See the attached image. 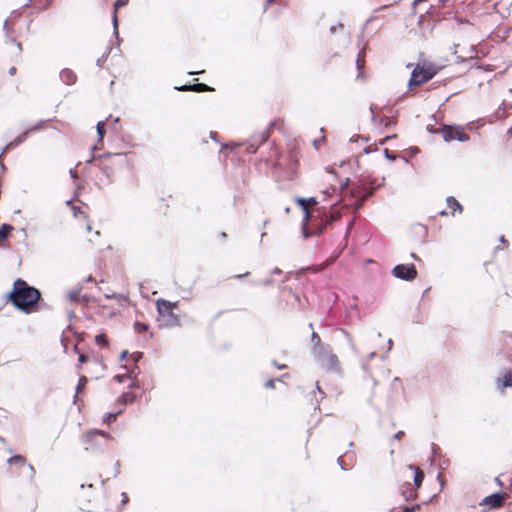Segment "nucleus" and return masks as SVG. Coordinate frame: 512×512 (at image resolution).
Returning a JSON list of instances; mask_svg holds the SVG:
<instances>
[{
    "label": "nucleus",
    "mask_w": 512,
    "mask_h": 512,
    "mask_svg": "<svg viewBox=\"0 0 512 512\" xmlns=\"http://www.w3.org/2000/svg\"><path fill=\"white\" fill-rule=\"evenodd\" d=\"M7 302L12 303L17 309L29 314L32 312V287L24 280L17 279L13 289L7 295Z\"/></svg>",
    "instance_id": "obj_1"
},
{
    "label": "nucleus",
    "mask_w": 512,
    "mask_h": 512,
    "mask_svg": "<svg viewBox=\"0 0 512 512\" xmlns=\"http://www.w3.org/2000/svg\"><path fill=\"white\" fill-rule=\"evenodd\" d=\"M97 168L105 175L108 182L112 181L113 167H124L127 164L126 153H103L96 157Z\"/></svg>",
    "instance_id": "obj_2"
},
{
    "label": "nucleus",
    "mask_w": 512,
    "mask_h": 512,
    "mask_svg": "<svg viewBox=\"0 0 512 512\" xmlns=\"http://www.w3.org/2000/svg\"><path fill=\"white\" fill-rule=\"evenodd\" d=\"M112 436L99 429H91L82 435L81 441L85 445V450L94 454L104 452L106 442L111 440Z\"/></svg>",
    "instance_id": "obj_3"
},
{
    "label": "nucleus",
    "mask_w": 512,
    "mask_h": 512,
    "mask_svg": "<svg viewBox=\"0 0 512 512\" xmlns=\"http://www.w3.org/2000/svg\"><path fill=\"white\" fill-rule=\"evenodd\" d=\"M171 301L159 298L156 300V307L158 312V321L160 327H174L180 324V319L177 314L170 309Z\"/></svg>",
    "instance_id": "obj_4"
},
{
    "label": "nucleus",
    "mask_w": 512,
    "mask_h": 512,
    "mask_svg": "<svg viewBox=\"0 0 512 512\" xmlns=\"http://www.w3.org/2000/svg\"><path fill=\"white\" fill-rule=\"evenodd\" d=\"M441 133L443 140L446 143L454 140L459 142H467L470 139L469 135L464 131L463 127L456 124L443 125L441 127Z\"/></svg>",
    "instance_id": "obj_5"
},
{
    "label": "nucleus",
    "mask_w": 512,
    "mask_h": 512,
    "mask_svg": "<svg viewBox=\"0 0 512 512\" xmlns=\"http://www.w3.org/2000/svg\"><path fill=\"white\" fill-rule=\"evenodd\" d=\"M391 274L400 280L413 281L417 278L418 272L414 264H397L393 267Z\"/></svg>",
    "instance_id": "obj_6"
},
{
    "label": "nucleus",
    "mask_w": 512,
    "mask_h": 512,
    "mask_svg": "<svg viewBox=\"0 0 512 512\" xmlns=\"http://www.w3.org/2000/svg\"><path fill=\"white\" fill-rule=\"evenodd\" d=\"M429 74L426 73L424 68L419 64V62L415 65L413 68L409 81H408V90H412L414 87L421 86L427 82H429L431 79L428 76Z\"/></svg>",
    "instance_id": "obj_7"
},
{
    "label": "nucleus",
    "mask_w": 512,
    "mask_h": 512,
    "mask_svg": "<svg viewBox=\"0 0 512 512\" xmlns=\"http://www.w3.org/2000/svg\"><path fill=\"white\" fill-rule=\"evenodd\" d=\"M495 387L501 394L504 393L505 389L512 388V369L503 368L500 370L495 379Z\"/></svg>",
    "instance_id": "obj_8"
},
{
    "label": "nucleus",
    "mask_w": 512,
    "mask_h": 512,
    "mask_svg": "<svg viewBox=\"0 0 512 512\" xmlns=\"http://www.w3.org/2000/svg\"><path fill=\"white\" fill-rule=\"evenodd\" d=\"M507 494L504 492H494L486 497L480 502L481 506H488L490 509H499L505 499Z\"/></svg>",
    "instance_id": "obj_9"
},
{
    "label": "nucleus",
    "mask_w": 512,
    "mask_h": 512,
    "mask_svg": "<svg viewBox=\"0 0 512 512\" xmlns=\"http://www.w3.org/2000/svg\"><path fill=\"white\" fill-rule=\"evenodd\" d=\"M277 122H278V120L272 121L269 124L268 129L266 131L262 132L260 135L255 136L251 139V142L248 147L249 151H251L252 153H255L257 151L258 147L260 145L264 144L268 140V138L270 136L269 131L271 129H273L274 127H276Z\"/></svg>",
    "instance_id": "obj_10"
},
{
    "label": "nucleus",
    "mask_w": 512,
    "mask_h": 512,
    "mask_svg": "<svg viewBox=\"0 0 512 512\" xmlns=\"http://www.w3.org/2000/svg\"><path fill=\"white\" fill-rule=\"evenodd\" d=\"M344 206L339 207L338 202H335L330 206V210L324 213V223L325 226L332 224L333 222L339 220L342 215V210Z\"/></svg>",
    "instance_id": "obj_11"
},
{
    "label": "nucleus",
    "mask_w": 512,
    "mask_h": 512,
    "mask_svg": "<svg viewBox=\"0 0 512 512\" xmlns=\"http://www.w3.org/2000/svg\"><path fill=\"white\" fill-rule=\"evenodd\" d=\"M320 366L328 372L340 373V362L336 354L330 353L329 356L323 361Z\"/></svg>",
    "instance_id": "obj_12"
},
{
    "label": "nucleus",
    "mask_w": 512,
    "mask_h": 512,
    "mask_svg": "<svg viewBox=\"0 0 512 512\" xmlns=\"http://www.w3.org/2000/svg\"><path fill=\"white\" fill-rule=\"evenodd\" d=\"M418 489L413 487L410 482L406 481L399 486V493L405 501H410L418 496Z\"/></svg>",
    "instance_id": "obj_13"
},
{
    "label": "nucleus",
    "mask_w": 512,
    "mask_h": 512,
    "mask_svg": "<svg viewBox=\"0 0 512 512\" xmlns=\"http://www.w3.org/2000/svg\"><path fill=\"white\" fill-rule=\"evenodd\" d=\"M332 352L331 347L328 344L312 347L311 353L315 360L321 364L327 356Z\"/></svg>",
    "instance_id": "obj_14"
},
{
    "label": "nucleus",
    "mask_w": 512,
    "mask_h": 512,
    "mask_svg": "<svg viewBox=\"0 0 512 512\" xmlns=\"http://www.w3.org/2000/svg\"><path fill=\"white\" fill-rule=\"evenodd\" d=\"M59 77L66 85H73L77 80L75 72L68 68L62 69L59 73Z\"/></svg>",
    "instance_id": "obj_15"
},
{
    "label": "nucleus",
    "mask_w": 512,
    "mask_h": 512,
    "mask_svg": "<svg viewBox=\"0 0 512 512\" xmlns=\"http://www.w3.org/2000/svg\"><path fill=\"white\" fill-rule=\"evenodd\" d=\"M348 194L353 199V202L350 204L353 210L359 211L365 203V197L359 196L358 191L356 189L349 190Z\"/></svg>",
    "instance_id": "obj_16"
},
{
    "label": "nucleus",
    "mask_w": 512,
    "mask_h": 512,
    "mask_svg": "<svg viewBox=\"0 0 512 512\" xmlns=\"http://www.w3.org/2000/svg\"><path fill=\"white\" fill-rule=\"evenodd\" d=\"M408 469L413 471L414 487L416 489H419L423 483L424 478H425L424 472L413 464L408 465Z\"/></svg>",
    "instance_id": "obj_17"
},
{
    "label": "nucleus",
    "mask_w": 512,
    "mask_h": 512,
    "mask_svg": "<svg viewBox=\"0 0 512 512\" xmlns=\"http://www.w3.org/2000/svg\"><path fill=\"white\" fill-rule=\"evenodd\" d=\"M419 64L424 68L426 73H428L429 78L432 79L440 70V67L430 61H422Z\"/></svg>",
    "instance_id": "obj_18"
},
{
    "label": "nucleus",
    "mask_w": 512,
    "mask_h": 512,
    "mask_svg": "<svg viewBox=\"0 0 512 512\" xmlns=\"http://www.w3.org/2000/svg\"><path fill=\"white\" fill-rule=\"evenodd\" d=\"M446 204L449 208H452L451 214L453 216L455 215L456 211H458L459 213L463 211L462 204L454 196H448L446 198Z\"/></svg>",
    "instance_id": "obj_19"
},
{
    "label": "nucleus",
    "mask_w": 512,
    "mask_h": 512,
    "mask_svg": "<svg viewBox=\"0 0 512 512\" xmlns=\"http://www.w3.org/2000/svg\"><path fill=\"white\" fill-rule=\"evenodd\" d=\"M112 118L110 114L105 120L99 121L96 125V133L98 136V143H102L106 134V121Z\"/></svg>",
    "instance_id": "obj_20"
},
{
    "label": "nucleus",
    "mask_w": 512,
    "mask_h": 512,
    "mask_svg": "<svg viewBox=\"0 0 512 512\" xmlns=\"http://www.w3.org/2000/svg\"><path fill=\"white\" fill-rule=\"evenodd\" d=\"M43 308H48V305L42 301L40 290L34 287V312Z\"/></svg>",
    "instance_id": "obj_21"
},
{
    "label": "nucleus",
    "mask_w": 512,
    "mask_h": 512,
    "mask_svg": "<svg viewBox=\"0 0 512 512\" xmlns=\"http://www.w3.org/2000/svg\"><path fill=\"white\" fill-rule=\"evenodd\" d=\"M83 289V284H77L72 290L68 292V299L73 303H77L80 301V292Z\"/></svg>",
    "instance_id": "obj_22"
},
{
    "label": "nucleus",
    "mask_w": 512,
    "mask_h": 512,
    "mask_svg": "<svg viewBox=\"0 0 512 512\" xmlns=\"http://www.w3.org/2000/svg\"><path fill=\"white\" fill-rule=\"evenodd\" d=\"M87 382H88V379H87L86 376L81 375L79 377L78 383H77L76 388H75L74 403H77L78 394L85 390Z\"/></svg>",
    "instance_id": "obj_23"
},
{
    "label": "nucleus",
    "mask_w": 512,
    "mask_h": 512,
    "mask_svg": "<svg viewBox=\"0 0 512 512\" xmlns=\"http://www.w3.org/2000/svg\"><path fill=\"white\" fill-rule=\"evenodd\" d=\"M123 409H120L116 412H108L104 415L102 422L106 425H110L112 422H114L119 415L123 413Z\"/></svg>",
    "instance_id": "obj_24"
},
{
    "label": "nucleus",
    "mask_w": 512,
    "mask_h": 512,
    "mask_svg": "<svg viewBox=\"0 0 512 512\" xmlns=\"http://www.w3.org/2000/svg\"><path fill=\"white\" fill-rule=\"evenodd\" d=\"M295 201L300 206V208L302 209V211L304 213V221H307L308 217L310 216V211L308 209V204H307L306 198L297 197Z\"/></svg>",
    "instance_id": "obj_25"
},
{
    "label": "nucleus",
    "mask_w": 512,
    "mask_h": 512,
    "mask_svg": "<svg viewBox=\"0 0 512 512\" xmlns=\"http://www.w3.org/2000/svg\"><path fill=\"white\" fill-rule=\"evenodd\" d=\"M136 400V396L132 393L126 392L123 393L117 400L118 403L122 405L133 403Z\"/></svg>",
    "instance_id": "obj_26"
},
{
    "label": "nucleus",
    "mask_w": 512,
    "mask_h": 512,
    "mask_svg": "<svg viewBox=\"0 0 512 512\" xmlns=\"http://www.w3.org/2000/svg\"><path fill=\"white\" fill-rule=\"evenodd\" d=\"M338 332L345 338V340L347 341V344L350 347V349L353 352H356V347H355V344L353 342L351 334L348 331H346L345 329H343V328H339Z\"/></svg>",
    "instance_id": "obj_27"
},
{
    "label": "nucleus",
    "mask_w": 512,
    "mask_h": 512,
    "mask_svg": "<svg viewBox=\"0 0 512 512\" xmlns=\"http://www.w3.org/2000/svg\"><path fill=\"white\" fill-rule=\"evenodd\" d=\"M12 230L13 227L9 224H3L0 227V243L7 239Z\"/></svg>",
    "instance_id": "obj_28"
},
{
    "label": "nucleus",
    "mask_w": 512,
    "mask_h": 512,
    "mask_svg": "<svg viewBox=\"0 0 512 512\" xmlns=\"http://www.w3.org/2000/svg\"><path fill=\"white\" fill-rule=\"evenodd\" d=\"M378 188H379V186H375L373 189L368 190L365 186H363V185H362V186L359 188L358 193H359V192H361V193H362L361 197H365V201H366L369 197H371V196L374 194V192H375Z\"/></svg>",
    "instance_id": "obj_29"
},
{
    "label": "nucleus",
    "mask_w": 512,
    "mask_h": 512,
    "mask_svg": "<svg viewBox=\"0 0 512 512\" xmlns=\"http://www.w3.org/2000/svg\"><path fill=\"white\" fill-rule=\"evenodd\" d=\"M175 89L177 91H194V92H199L200 89H198V85H195V84H184V85H181V86H176Z\"/></svg>",
    "instance_id": "obj_30"
},
{
    "label": "nucleus",
    "mask_w": 512,
    "mask_h": 512,
    "mask_svg": "<svg viewBox=\"0 0 512 512\" xmlns=\"http://www.w3.org/2000/svg\"><path fill=\"white\" fill-rule=\"evenodd\" d=\"M349 182H350V179L346 178L345 181L343 183H341L339 187H336V186L332 185L331 186L332 192L333 193H342V192L346 191V193L348 194L349 190H346V187L349 184Z\"/></svg>",
    "instance_id": "obj_31"
},
{
    "label": "nucleus",
    "mask_w": 512,
    "mask_h": 512,
    "mask_svg": "<svg viewBox=\"0 0 512 512\" xmlns=\"http://www.w3.org/2000/svg\"><path fill=\"white\" fill-rule=\"evenodd\" d=\"M95 343L97 345L107 347L109 344V341L104 333H100L95 336Z\"/></svg>",
    "instance_id": "obj_32"
},
{
    "label": "nucleus",
    "mask_w": 512,
    "mask_h": 512,
    "mask_svg": "<svg viewBox=\"0 0 512 512\" xmlns=\"http://www.w3.org/2000/svg\"><path fill=\"white\" fill-rule=\"evenodd\" d=\"M148 329H149V325L144 322L136 321L134 323V330L136 332L143 333V332L148 331Z\"/></svg>",
    "instance_id": "obj_33"
},
{
    "label": "nucleus",
    "mask_w": 512,
    "mask_h": 512,
    "mask_svg": "<svg viewBox=\"0 0 512 512\" xmlns=\"http://www.w3.org/2000/svg\"><path fill=\"white\" fill-rule=\"evenodd\" d=\"M8 462L10 464H18L20 466H24L26 459L24 457H22L21 455H16L14 457L9 458Z\"/></svg>",
    "instance_id": "obj_34"
},
{
    "label": "nucleus",
    "mask_w": 512,
    "mask_h": 512,
    "mask_svg": "<svg viewBox=\"0 0 512 512\" xmlns=\"http://www.w3.org/2000/svg\"><path fill=\"white\" fill-rule=\"evenodd\" d=\"M311 343H312V347H316V346H320V345L324 344L321 341L320 336L315 331H313L311 334Z\"/></svg>",
    "instance_id": "obj_35"
},
{
    "label": "nucleus",
    "mask_w": 512,
    "mask_h": 512,
    "mask_svg": "<svg viewBox=\"0 0 512 512\" xmlns=\"http://www.w3.org/2000/svg\"><path fill=\"white\" fill-rule=\"evenodd\" d=\"M131 358L133 360V363L135 364V369H137L138 372H140V368L138 367L137 363L143 358V353L142 352H134L131 355Z\"/></svg>",
    "instance_id": "obj_36"
},
{
    "label": "nucleus",
    "mask_w": 512,
    "mask_h": 512,
    "mask_svg": "<svg viewBox=\"0 0 512 512\" xmlns=\"http://www.w3.org/2000/svg\"><path fill=\"white\" fill-rule=\"evenodd\" d=\"M121 367L128 371L129 378H136V375L140 373V372H138L137 369H135V364H133V366L131 368H128L127 365H122Z\"/></svg>",
    "instance_id": "obj_37"
},
{
    "label": "nucleus",
    "mask_w": 512,
    "mask_h": 512,
    "mask_svg": "<svg viewBox=\"0 0 512 512\" xmlns=\"http://www.w3.org/2000/svg\"><path fill=\"white\" fill-rule=\"evenodd\" d=\"M500 108L502 109V112H503L504 116H508L509 114H512V104H508V103L503 102L501 104Z\"/></svg>",
    "instance_id": "obj_38"
},
{
    "label": "nucleus",
    "mask_w": 512,
    "mask_h": 512,
    "mask_svg": "<svg viewBox=\"0 0 512 512\" xmlns=\"http://www.w3.org/2000/svg\"><path fill=\"white\" fill-rule=\"evenodd\" d=\"M52 2L53 0H39V11H44L48 9L51 6Z\"/></svg>",
    "instance_id": "obj_39"
},
{
    "label": "nucleus",
    "mask_w": 512,
    "mask_h": 512,
    "mask_svg": "<svg viewBox=\"0 0 512 512\" xmlns=\"http://www.w3.org/2000/svg\"><path fill=\"white\" fill-rule=\"evenodd\" d=\"M383 153H384V157H385L387 160L391 161V162L395 161V160H396V158H397V155H396V154H394L393 152H391V151H390L389 149H387V148H385V149H384Z\"/></svg>",
    "instance_id": "obj_40"
},
{
    "label": "nucleus",
    "mask_w": 512,
    "mask_h": 512,
    "mask_svg": "<svg viewBox=\"0 0 512 512\" xmlns=\"http://www.w3.org/2000/svg\"><path fill=\"white\" fill-rule=\"evenodd\" d=\"M363 57H364V49H362L359 52V54L357 56V59H356V66H357L358 70L362 69V66H363V63H364L363 60H362Z\"/></svg>",
    "instance_id": "obj_41"
},
{
    "label": "nucleus",
    "mask_w": 512,
    "mask_h": 512,
    "mask_svg": "<svg viewBox=\"0 0 512 512\" xmlns=\"http://www.w3.org/2000/svg\"><path fill=\"white\" fill-rule=\"evenodd\" d=\"M274 283V280L272 278H266L261 281L252 282L254 285H263V286H270Z\"/></svg>",
    "instance_id": "obj_42"
},
{
    "label": "nucleus",
    "mask_w": 512,
    "mask_h": 512,
    "mask_svg": "<svg viewBox=\"0 0 512 512\" xmlns=\"http://www.w3.org/2000/svg\"><path fill=\"white\" fill-rule=\"evenodd\" d=\"M195 85H198V89H200L199 92L214 90L212 87L208 86L205 83H195Z\"/></svg>",
    "instance_id": "obj_43"
},
{
    "label": "nucleus",
    "mask_w": 512,
    "mask_h": 512,
    "mask_svg": "<svg viewBox=\"0 0 512 512\" xmlns=\"http://www.w3.org/2000/svg\"><path fill=\"white\" fill-rule=\"evenodd\" d=\"M431 451H432L433 456H439V455H441V452H442L441 448L434 443H432V445H431Z\"/></svg>",
    "instance_id": "obj_44"
},
{
    "label": "nucleus",
    "mask_w": 512,
    "mask_h": 512,
    "mask_svg": "<svg viewBox=\"0 0 512 512\" xmlns=\"http://www.w3.org/2000/svg\"><path fill=\"white\" fill-rule=\"evenodd\" d=\"M127 378H129L128 374H117L113 377L114 381H116L117 383H123Z\"/></svg>",
    "instance_id": "obj_45"
},
{
    "label": "nucleus",
    "mask_w": 512,
    "mask_h": 512,
    "mask_svg": "<svg viewBox=\"0 0 512 512\" xmlns=\"http://www.w3.org/2000/svg\"><path fill=\"white\" fill-rule=\"evenodd\" d=\"M113 33L116 35L117 40H119L118 30H117V15H116V12L113 15Z\"/></svg>",
    "instance_id": "obj_46"
},
{
    "label": "nucleus",
    "mask_w": 512,
    "mask_h": 512,
    "mask_svg": "<svg viewBox=\"0 0 512 512\" xmlns=\"http://www.w3.org/2000/svg\"><path fill=\"white\" fill-rule=\"evenodd\" d=\"M362 185H363V186L368 185L369 187H371V189H373L375 186H377V185L375 184V180H374V179H372V178H369V179H367L366 181H364ZM378 186L380 187L381 185H378Z\"/></svg>",
    "instance_id": "obj_47"
},
{
    "label": "nucleus",
    "mask_w": 512,
    "mask_h": 512,
    "mask_svg": "<svg viewBox=\"0 0 512 512\" xmlns=\"http://www.w3.org/2000/svg\"><path fill=\"white\" fill-rule=\"evenodd\" d=\"M426 130L430 133V134H437L439 132H441V128H435L434 126L432 125H427L426 127Z\"/></svg>",
    "instance_id": "obj_48"
},
{
    "label": "nucleus",
    "mask_w": 512,
    "mask_h": 512,
    "mask_svg": "<svg viewBox=\"0 0 512 512\" xmlns=\"http://www.w3.org/2000/svg\"><path fill=\"white\" fill-rule=\"evenodd\" d=\"M264 386L268 389H274L275 388V380L269 379L268 381L265 382Z\"/></svg>",
    "instance_id": "obj_49"
},
{
    "label": "nucleus",
    "mask_w": 512,
    "mask_h": 512,
    "mask_svg": "<svg viewBox=\"0 0 512 512\" xmlns=\"http://www.w3.org/2000/svg\"><path fill=\"white\" fill-rule=\"evenodd\" d=\"M140 387L139 382L136 380V378L132 379V382L129 384V389H138Z\"/></svg>",
    "instance_id": "obj_50"
},
{
    "label": "nucleus",
    "mask_w": 512,
    "mask_h": 512,
    "mask_svg": "<svg viewBox=\"0 0 512 512\" xmlns=\"http://www.w3.org/2000/svg\"><path fill=\"white\" fill-rule=\"evenodd\" d=\"M105 61H106V55H102L100 58H98V59L96 60V65H97L98 67H102V66H103V64L105 63Z\"/></svg>",
    "instance_id": "obj_51"
},
{
    "label": "nucleus",
    "mask_w": 512,
    "mask_h": 512,
    "mask_svg": "<svg viewBox=\"0 0 512 512\" xmlns=\"http://www.w3.org/2000/svg\"><path fill=\"white\" fill-rule=\"evenodd\" d=\"M322 194L324 195V200L328 199L332 194H334L330 188H327L326 190L322 191Z\"/></svg>",
    "instance_id": "obj_52"
},
{
    "label": "nucleus",
    "mask_w": 512,
    "mask_h": 512,
    "mask_svg": "<svg viewBox=\"0 0 512 512\" xmlns=\"http://www.w3.org/2000/svg\"><path fill=\"white\" fill-rule=\"evenodd\" d=\"M344 25L342 23H339L338 25H332L329 28V31L331 34H334L337 31V28H343Z\"/></svg>",
    "instance_id": "obj_53"
},
{
    "label": "nucleus",
    "mask_w": 512,
    "mask_h": 512,
    "mask_svg": "<svg viewBox=\"0 0 512 512\" xmlns=\"http://www.w3.org/2000/svg\"><path fill=\"white\" fill-rule=\"evenodd\" d=\"M88 360V357L86 355H84L83 353H79V356H78V362L80 364H84L86 363Z\"/></svg>",
    "instance_id": "obj_54"
},
{
    "label": "nucleus",
    "mask_w": 512,
    "mask_h": 512,
    "mask_svg": "<svg viewBox=\"0 0 512 512\" xmlns=\"http://www.w3.org/2000/svg\"><path fill=\"white\" fill-rule=\"evenodd\" d=\"M128 3V0H116L114 3L115 8L122 7Z\"/></svg>",
    "instance_id": "obj_55"
},
{
    "label": "nucleus",
    "mask_w": 512,
    "mask_h": 512,
    "mask_svg": "<svg viewBox=\"0 0 512 512\" xmlns=\"http://www.w3.org/2000/svg\"><path fill=\"white\" fill-rule=\"evenodd\" d=\"M285 290H287L289 293H291V294L293 295V297H294L295 301L300 302V296H299V294H297V293L293 292V291H292V289H291V288H289V287H285Z\"/></svg>",
    "instance_id": "obj_56"
},
{
    "label": "nucleus",
    "mask_w": 512,
    "mask_h": 512,
    "mask_svg": "<svg viewBox=\"0 0 512 512\" xmlns=\"http://www.w3.org/2000/svg\"><path fill=\"white\" fill-rule=\"evenodd\" d=\"M342 457H343V456H339V457H338V459H337V463H338V465L340 466V468H341L343 471H347V470H348V468L344 466Z\"/></svg>",
    "instance_id": "obj_57"
},
{
    "label": "nucleus",
    "mask_w": 512,
    "mask_h": 512,
    "mask_svg": "<svg viewBox=\"0 0 512 512\" xmlns=\"http://www.w3.org/2000/svg\"><path fill=\"white\" fill-rule=\"evenodd\" d=\"M71 210L73 211V216H74V217H77V216H78V214L82 213V212H81V210H80V208H79V207H77V206H75V205H72Z\"/></svg>",
    "instance_id": "obj_58"
},
{
    "label": "nucleus",
    "mask_w": 512,
    "mask_h": 512,
    "mask_svg": "<svg viewBox=\"0 0 512 512\" xmlns=\"http://www.w3.org/2000/svg\"><path fill=\"white\" fill-rule=\"evenodd\" d=\"M272 365L275 366L277 369L282 370L285 369L287 366L285 364H279L276 360L272 361Z\"/></svg>",
    "instance_id": "obj_59"
},
{
    "label": "nucleus",
    "mask_w": 512,
    "mask_h": 512,
    "mask_svg": "<svg viewBox=\"0 0 512 512\" xmlns=\"http://www.w3.org/2000/svg\"><path fill=\"white\" fill-rule=\"evenodd\" d=\"M376 106L374 104H372L370 106V112H371V121L372 122H375L376 121V116H375V113H374V110H375Z\"/></svg>",
    "instance_id": "obj_60"
},
{
    "label": "nucleus",
    "mask_w": 512,
    "mask_h": 512,
    "mask_svg": "<svg viewBox=\"0 0 512 512\" xmlns=\"http://www.w3.org/2000/svg\"><path fill=\"white\" fill-rule=\"evenodd\" d=\"M403 435H404V431L400 430L394 434L393 439L400 440Z\"/></svg>",
    "instance_id": "obj_61"
},
{
    "label": "nucleus",
    "mask_w": 512,
    "mask_h": 512,
    "mask_svg": "<svg viewBox=\"0 0 512 512\" xmlns=\"http://www.w3.org/2000/svg\"><path fill=\"white\" fill-rule=\"evenodd\" d=\"M354 222H355V218H353L347 225V230H346V235H348L354 225Z\"/></svg>",
    "instance_id": "obj_62"
},
{
    "label": "nucleus",
    "mask_w": 512,
    "mask_h": 512,
    "mask_svg": "<svg viewBox=\"0 0 512 512\" xmlns=\"http://www.w3.org/2000/svg\"><path fill=\"white\" fill-rule=\"evenodd\" d=\"M209 136H210V138H211L213 141L218 142V135H217V133H216V132L211 131V132L209 133Z\"/></svg>",
    "instance_id": "obj_63"
},
{
    "label": "nucleus",
    "mask_w": 512,
    "mask_h": 512,
    "mask_svg": "<svg viewBox=\"0 0 512 512\" xmlns=\"http://www.w3.org/2000/svg\"><path fill=\"white\" fill-rule=\"evenodd\" d=\"M129 352L127 350H123L121 353H120V361H123L127 358Z\"/></svg>",
    "instance_id": "obj_64"
}]
</instances>
